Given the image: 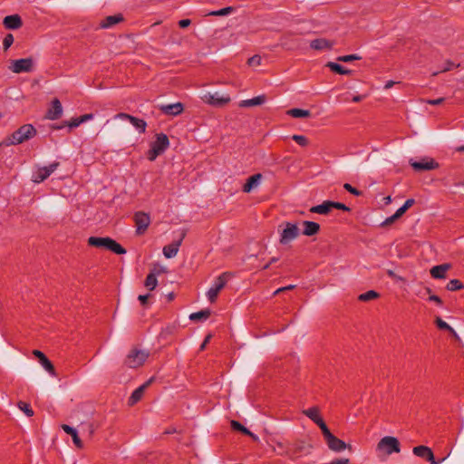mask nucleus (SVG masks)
I'll list each match as a JSON object with an SVG mask.
<instances>
[{
  "instance_id": "nucleus-1",
  "label": "nucleus",
  "mask_w": 464,
  "mask_h": 464,
  "mask_svg": "<svg viewBox=\"0 0 464 464\" xmlns=\"http://www.w3.org/2000/svg\"><path fill=\"white\" fill-rule=\"evenodd\" d=\"M88 245L91 246L110 250L117 255L126 254V249L117 241L109 237H90L88 238Z\"/></svg>"
},
{
  "instance_id": "nucleus-2",
  "label": "nucleus",
  "mask_w": 464,
  "mask_h": 464,
  "mask_svg": "<svg viewBox=\"0 0 464 464\" xmlns=\"http://www.w3.org/2000/svg\"><path fill=\"white\" fill-rule=\"evenodd\" d=\"M36 129L32 124H24L14 131L5 140V145H18L36 135Z\"/></svg>"
},
{
  "instance_id": "nucleus-3",
  "label": "nucleus",
  "mask_w": 464,
  "mask_h": 464,
  "mask_svg": "<svg viewBox=\"0 0 464 464\" xmlns=\"http://www.w3.org/2000/svg\"><path fill=\"white\" fill-rule=\"evenodd\" d=\"M149 356V351L132 348L127 354L124 364L129 368H139L144 364Z\"/></svg>"
},
{
  "instance_id": "nucleus-4",
  "label": "nucleus",
  "mask_w": 464,
  "mask_h": 464,
  "mask_svg": "<svg viewBox=\"0 0 464 464\" xmlns=\"http://www.w3.org/2000/svg\"><path fill=\"white\" fill-rule=\"evenodd\" d=\"M169 138L164 133L157 134L156 140L152 142L150 149L148 151V159L150 161L156 160V158L163 153L169 147Z\"/></svg>"
},
{
  "instance_id": "nucleus-5",
  "label": "nucleus",
  "mask_w": 464,
  "mask_h": 464,
  "mask_svg": "<svg viewBox=\"0 0 464 464\" xmlns=\"http://www.w3.org/2000/svg\"><path fill=\"white\" fill-rule=\"evenodd\" d=\"M376 450L386 455L399 453L401 451V444L397 438L392 436H385L380 440Z\"/></svg>"
},
{
  "instance_id": "nucleus-6",
  "label": "nucleus",
  "mask_w": 464,
  "mask_h": 464,
  "mask_svg": "<svg viewBox=\"0 0 464 464\" xmlns=\"http://www.w3.org/2000/svg\"><path fill=\"white\" fill-rule=\"evenodd\" d=\"M324 439L326 442L327 447L334 452L339 453L345 450L347 448L351 449L350 445H347L343 440L334 436L330 430L327 428L322 431Z\"/></svg>"
},
{
  "instance_id": "nucleus-7",
  "label": "nucleus",
  "mask_w": 464,
  "mask_h": 464,
  "mask_svg": "<svg viewBox=\"0 0 464 464\" xmlns=\"http://www.w3.org/2000/svg\"><path fill=\"white\" fill-rule=\"evenodd\" d=\"M231 276V273L224 272L216 279L212 286L207 292V297L210 303H214L217 300L219 292L225 287L228 278Z\"/></svg>"
},
{
  "instance_id": "nucleus-8",
  "label": "nucleus",
  "mask_w": 464,
  "mask_h": 464,
  "mask_svg": "<svg viewBox=\"0 0 464 464\" xmlns=\"http://www.w3.org/2000/svg\"><path fill=\"white\" fill-rule=\"evenodd\" d=\"M409 164L417 172L436 169L440 166L437 161L430 157H423L420 160L411 159Z\"/></svg>"
},
{
  "instance_id": "nucleus-9",
  "label": "nucleus",
  "mask_w": 464,
  "mask_h": 464,
  "mask_svg": "<svg viewBox=\"0 0 464 464\" xmlns=\"http://www.w3.org/2000/svg\"><path fill=\"white\" fill-rule=\"evenodd\" d=\"M60 163L55 161L51 163L49 166L38 167L32 176V181L37 184L44 181L57 169Z\"/></svg>"
},
{
  "instance_id": "nucleus-10",
  "label": "nucleus",
  "mask_w": 464,
  "mask_h": 464,
  "mask_svg": "<svg viewBox=\"0 0 464 464\" xmlns=\"http://www.w3.org/2000/svg\"><path fill=\"white\" fill-rule=\"evenodd\" d=\"M34 69V59L32 57L12 60L9 70L14 73L30 72Z\"/></svg>"
},
{
  "instance_id": "nucleus-11",
  "label": "nucleus",
  "mask_w": 464,
  "mask_h": 464,
  "mask_svg": "<svg viewBox=\"0 0 464 464\" xmlns=\"http://www.w3.org/2000/svg\"><path fill=\"white\" fill-rule=\"evenodd\" d=\"M299 236V228L296 224L286 222L285 228L280 234L279 242L282 245H286Z\"/></svg>"
},
{
  "instance_id": "nucleus-12",
  "label": "nucleus",
  "mask_w": 464,
  "mask_h": 464,
  "mask_svg": "<svg viewBox=\"0 0 464 464\" xmlns=\"http://www.w3.org/2000/svg\"><path fill=\"white\" fill-rule=\"evenodd\" d=\"M134 222L136 227V234L139 236L143 235L150 224V217L145 212L139 211L134 215Z\"/></svg>"
},
{
  "instance_id": "nucleus-13",
  "label": "nucleus",
  "mask_w": 464,
  "mask_h": 464,
  "mask_svg": "<svg viewBox=\"0 0 464 464\" xmlns=\"http://www.w3.org/2000/svg\"><path fill=\"white\" fill-rule=\"evenodd\" d=\"M305 446L303 442H297L295 444L289 445V450H285L284 452H278V455L280 456H285L289 458L290 459H298L302 453L304 452Z\"/></svg>"
},
{
  "instance_id": "nucleus-14",
  "label": "nucleus",
  "mask_w": 464,
  "mask_h": 464,
  "mask_svg": "<svg viewBox=\"0 0 464 464\" xmlns=\"http://www.w3.org/2000/svg\"><path fill=\"white\" fill-rule=\"evenodd\" d=\"M304 414L310 420H312L315 424H317L322 431L324 430V429L327 428V425L325 424L324 420L320 416V411L317 407H311L308 408L307 410H304Z\"/></svg>"
},
{
  "instance_id": "nucleus-15",
  "label": "nucleus",
  "mask_w": 464,
  "mask_h": 464,
  "mask_svg": "<svg viewBox=\"0 0 464 464\" xmlns=\"http://www.w3.org/2000/svg\"><path fill=\"white\" fill-rule=\"evenodd\" d=\"M184 237L185 233L183 232L178 240L173 241L172 243L163 247L162 251L166 258H172L178 254L179 246H181Z\"/></svg>"
},
{
  "instance_id": "nucleus-16",
  "label": "nucleus",
  "mask_w": 464,
  "mask_h": 464,
  "mask_svg": "<svg viewBox=\"0 0 464 464\" xmlns=\"http://www.w3.org/2000/svg\"><path fill=\"white\" fill-rule=\"evenodd\" d=\"M205 102L210 105L223 106L230 102V97L228 95L221 96L218 92L208 93L205 95Z\"/></svg>"
},
{
  "instance_id": "nucleus-17",
  "label": "nucleus",
  "mask_w": 464,
  "mask_h": 464,
  "mask_svg": "<svg viewBox=\"0 0 464 464\" xmlns=\"http://www.w3.org/2000/svg\"><path fill=\"white\" fill-rule=\"evenodd\" d=\"M33 354L39 359L41 365L53 376L55 375V369L52 362L45 356V354L39 351L34 350Z\"/></svg>"
},
{
  "instance_id": "nucleus-18",
  "label": "nucleus",
  "mask_w": 464,
  "mask_h": 464,
  "mask_svg": "<svg viewBox=\"0 0 464 464\" xmlns=\"http://www.w3.org/2000/svg\"><path fill=\"white\" fill-rule=\"evenodd\" d=\"M63 114V107L60 101L55 98L52 101V107L48 110L46 117L54 121L59 119Z\"/></svg>"
},
{
  "instance_id": "nucleus-19",
  "label": "nucleus",
  "mask_w": 464,
  "mask_h": 464,
  "mask_svg": "<svg viewBox=\"0 0 464 464\" xmlns=\"http://www.w3.org/2000/svg\"><path fill=\"white\" fill-rule=\"evenodd\" d=\"M3 24L6 29L15 30L23 25L22 18L18 14L7 15L4 18Z\"/></svg>"
},
{
  "instance_id": "nucleus-20",
  "label": "nucleus",
  "mask_w": 464,
  "mask_h": 464,
  "mask_svg": "<svg viewBox=\"0 0 464 464\" xmlns=\"http://www.w3.org/2000/svg\"><path fill=\"white\" fill-rule=\"evenodd\" d=\"M161 272H162L161 268L152 269L146 276V279L144 281L145 287H147L150 291L154 290L156 288V286L158 285L157 276H159Z\"/></svg>"
},
{
  "instance_id": "nucleus-21",
  "label": "nucleus",
  "mask_w": 464,
  "mask_h": 464,
  "mask_svg": "<svg viewBox=\"0 0 464 464\" xmlns=\"http://www.w3.org/2000/svg\"><path fill=\"white\" fill-rule=\"evenodd\" d=\"M151 382L152 379H150L145 383H143L142 385H140V387L133 391L128 401L129 405L136 404L142 398L144 391L151 383Z\"/></svg>"
},
{
  "instance_id": "nucleus-22",
  "label": "nucleus",
  "mask_w": 464,
  "mask_h": 464,
  "mask_svg": "<svg viewBox=\"0 0 464 464\" xmlns=\"http://www.w3.org/2000/svg\"><path fill=\"white\" fill-rule=\"evenodd\" d=\"M262 178H263V176L261 173H256V174L250 176L246 179V182L244 184V186L242 188L243 192H245V193L251 192L252 189L256 188L260 184Z\"/></svg>"
},
{
  "instance_id": "nucleus-23",
  "label": "nucleus",
  "mask_w": 464,
  "mask_h": 464,
  "mask_svg": "<svg viewBox=\"0 0 464 464\" xmlns=\"http://www.w3.org/2000/svg\"><path fill=\"white\" fill-rule=\"evenodd\" d=\"M183 110H184V107L181 102L162 105L160 107V111L163 113H165L167 115H172V116L179 115L180 113H182Z\"/></svg>"
},
{
  "instance_id": "nucleus-24",
  "label": "nucleus",
  "mask_w": 464,
  "mask_h": 464,
  "mask_svg": "<svg viewBox=\"0 0 464 464\" xmlns=\"http://www.w3.org/2000/svg\"><path fill=\"white\" fill-rule=\"evenodd\" d=\"M334 43L330 42L325 38H317L310 43V47L316 51H323L326 49H332Z\"/></svg>"
},
{
  "instance_id": "nucleus-25",
  "label": "nucleus",
  "mask_w": 464,
  "mask_h": 464,
  "mask_svg": "<svg viewBox=\"0 0 464 464\" xmlns=\"http://www.w3.org/2000/svg\"><path fill=\"white\" fill-rule=\"evenodd\" d=\"M123 21L122 14L109 15L100 23V28L107 29Z\"/></svg>"
},
{
  "instance_id": "nucleus-26",
  "label": "nucleus",
  "mask_w": 464,
  "mask_h": 464,
  "mask_svg": "<svg viewBox=\"0 0 464 464\" xmlns=\"http://www.w3.org/2000/svg\"><path fill=\"white\" fill-rule=\"evenodd\" d=\"M450 268V264H442L435 266L430 269V276L436 279H442L446 277L447 271Z\"/></svg>"
},
{
  "instance_id": "nucleus-27",
  "label": "nucleus",
  "mask_w": 464,
  "mask_h": 464,
  "mask_svg": "<svg viewBox=\"0 0 464 464\" xmlns=\"http://www.w3.org/2000/svg\"><path fill=\"white\" fill-rule=\"evenodd\" d=\"M304 230L303 234L304 236H314L316 235L320 230V225L314 221H304L303 222Z\"/></svg>"
},
{
  "instance_id": "nucleus-28",
  "label": "nucleus",
  "mask_w": 464,
  "mask_h": 464,
  "mask_svg": "<svg viewBox=\"0 0 464 464\" xmlns=\"http://www.w3.org/2000/svg\"><path fill=\"white\" fill-rule=\"evenodd\" d=\"M62 429L63 430L64 432H66L67 434L71 435V437L72 438L74 445L78 449H82L83 447L82 442L81 439L78 436L77 430L74 428H72V427H71V426H69L67 424H63L62 425Z\"/></svg>"
},
{
  "instance_id": "nucleus-29",
  "label": "nucleus",
  "mask_w": 464,
  "mask_h": 464,
  "mask_svg": "<svg viewBox=\"0 0 464 464\" xmlns=\"http://www.w3.org/2000/svg\"><path fill=\"white\" fill-rule=\"evenodd\" d=\"M332 201L326 200L320 205L314 206L310 208V212L326 215L332 210Z\"/></svg>"
},
{
  "instance_id": "nucleus-30",
  "label": "nucleus",
  "mask_w": 464,
  "mask_h": 464,
  "mask_svg": "<svg viewBox=\"0 0 464 464\" xmlns=\"http://www.w3.org/2000/svg\"><path fill=\"white\" fill-rule=\"evenodd\" d=\"M412 452L414 455H416L420 458L425 459L426 460L428 459L432 458V450L430 448H429L427 446H423V445L416 446L413 448Z\"/></svg>"
},
{
  "instance_id": "nucleus-31",
  "label": "nucleus",
  "mask_w": 464,
  "mask_h": 464,
  "mask_svg": "<svg viewBox=\"0 0 464 464\" xmlns=\"http://www.w3.org/2000/svg\"><path fill=\"white\" fill-rule=\"evenodd\" d=\"M266 102V96L265 95H259L256 97H254L252 99L244 100L240 102V107H250V106H256L261 105Z\"/></svg>"
},
{
  "instance_id": "nucleus-32",
  "label": "nucleus",
  "mask_w": 464,
  "mask_h": 464,
  "mask_svg": "<svg viewBox=\"0 0 464 464\" xmlns=\"http://www.w3.org/2000/svg\"><path fill=\"white\" fill-rule=\"evenodd\" d=\"M326 67H328L334 72L341 75H347L351 73V70L346 69L345 67L337 63L329 62L327 63Z\"/></svg>"
},
{
  "instance_id": "nucleus-33",
  "label": "nucleus",
  "mask_w": 464,
  "mask_h": 464,
  "mask_svg": "<svg viewBox=\"0 0 464 464\" xmlns=\"http://www.w3.org/2000/svg\"><path fill=\"white\" fill-rule=\"evenodd\" d=\"M130 122L139 130L140 133H145L147 123L144 120L132 116V118H130Z\"/></svg>"
},
{
  "instance_id": "nucleus-34",
  "label": "nucleus",
  "mask_w": 464,
  "mask_h": 464,
  "mask_svg": "<svg viewBox=\"0 0 464 464\" xmlns=\"http://www.w3.org/2000/svg\"><path fill=\"white\" fill-rule=\"evenodd\" d=\"M209 316H210V310L205 309V310H201V311L191 314L189 315V319L191 321L207 320Z\"/></svg>"
},
{
  "instance_id": "nucleus-35",
  "label": "nucleus",
  "mask_w": 464,
  "mask_h": 464,
  "mask_svg": "<svg viewBox=\"0 0 464 464\" xmlns=\"http://www.w3.org/2000/svg\"><path fill=\"white\" fill-rule=\"evenodd\" d=\"M287 114L294 117V118H305L309 117L311 112L308 110H303V109H291L287 111Z\"/></svg>"
},
{
  "instance_id": "nucleus-36",
  "label": "nucleus",
  "mask_w": 464,
  "mask_h": 464,
  "mask_svg": "<svg viewBox=\"0 0 464 464\" xmlns=\"http://www.w3.org/2000/svg\"><path fill=\"white\" fill-rule=\"evenodd\" d=\"M379 297V294L374 290H369L358 296V300L361 302H368Z\"/></svg>"
},
{
  "instance_id": "nucleus-37",
  "label": "nucleus",
  "mask_w": 464,
  "mask_h": 464,
  "mask_svg": "<svg viewBox=\"0 0 464 464\" xmlns=\"http://www.w3.org/2000/svg\"><path fill=\"white\" fill-rule=\"evenodd\" d=\"M435 323L439 329L447 330L450 334H452L454 336H457L455 330L449 324H447L445 321H443L440 317H437Z\"/></svg>"
},
{
  "instance_id": "nucleus-38",
  "label": "nucleus",
  "mask_w": 464,
  "mask_h": 464,
  "mask_svg": "<svg viewBox=\"0 0 464 464\" xmlns=\"http://www.w3.org/2000/svg\"><path fill=\"white\" fill-rule=\"evenodd\" d=\"M447 290L449 291H457L464 288V285L459 279H451L447 286Z\"/></svg>"
},
{
  "instance_id": "nucleus-39",
  "label": "nucleus",
  "mask_w": 464,
  "mask_h": 464,
  "mask_svg": "<svg viewBox=\"0 0 464 464\" xmlns=\"http://www.w3.org/2000/svg\"><path fill=\"white\" fill-rule=\"evenodd\" d=\"M231 428L235 430L241 431L244 434L252 435V432L237 420H231Z\"/></svg>"
},
{
  "instance_id": "nucleus-40",
  "label": "nucleus",
  "mask_w": 464,
  "mask_h": 464,
  "mask_svg": "<svg viewBox=\"0 0 464 464\" xmlns=\"http://www.w3.org/2000/svg\"><path fill=\"white\" fill-rule=\"evenodd\" d=\"M18 408L24 412L27 417H32L34 415V411L32 410L30 404L24 401H19L17 403Z\"/></svg>"
},
{
  "instance_id": "nucleus-41",
  "label": "nucleus",
  "mask_w": 464,
  "mask_h": 464,
  "mask_svg": "<svg viewBox=\"0 0 464 464\" xmlns=\"http://www.w3.org/2000/svg\"><path fill=\"white\" fill-rule=\"evenodd\" d=\"M232 11H233V7L227 6V7L217 10V11H212L208 14V15L224 16V15L229 14L230 13H232Z\"/></svg>"
},
{
  "instance_id": "nucleus-42",
  "label": "nucleus",
  "mask_w": 464,
  "mask_h": 464,
  "mask_svg": "<svg viewBox=\"0 0 464 464\" xmlns=\"http://www.w3.org/2000/svg\"><path fill=\"white\" fill-rule=\"evenodd\" d=\"M292 139L300 146L302 147H305L307 146L308 144V140L305 136L304 135H297V134H295L293 135Z\"/></svg>"
},
{
  "instance_id": "nucleus-43",
  "label": "nucleus",
  "mask_w": 464,
  "mask_h": 464,
  "mask_svg": "<svg viewBox=\"0 0 464 464\" xmlns=\"http://www.w3.org/2000/svg\"><path fill=\"white\" fill-rule=\"evenodd\" d=\"M360 59H361V57L358 56L357 54H348V55L339 56L337 58V61L343 62V63H349V62L357 61Z\"/></svg>"
},
{
  "instance_id": "nucleus-44",
  "label": "nucleus",
  "mask_w": 464,
  "mask_h": 464,
  "mask_svg": "<svg viewBox=\"0 0 464 464\" xmlns=\"http://www.w3.org/2000/svg\"><path fill=\"white\" fill-rule=\"evenodd\" d=\"M14 43V36L12 34H7L3 40L4 50L6 51Z\"/></svg>"
},
{
  "instance_id": "nucleus-45",
  "label": "nucleus",
  "mask_w": 464,
  "mask_h": 464,
  "mask_svg": "<svg viewBox=\"0 0 464 464\" xmlns=\"http://www.w3.org/2000/svg\"><path fill=\"white\" fill-rule=\"evenodd\" d=\"M275 445H276L275 451H276L277 453L284 452L285 450H289L290 444H286L285 442L276 440V441H275Z\"/></svg>"
},
{
  "instance_id": "nucleus-46",
  "label": "nucleus",
  "mask_w": 464,
  "mask_h": 464,
  "mask_svg": "<svg viewBox=\"0 0 464 464\" xmlns=\"http://www.w3.org/2000/svg\"><path fill=\"white\" fill-rule=\"evenodd\" d=\"M343 188L345 190H347L348 192L352 193L353 195L354 196H361L362 194V192L359 189H357L356 188L353 187L351 184L349 183H345L343 185Z\"/></svg>"
},
{
  "instance_id": "nucleus-47",
  "label": "nucleus",
  "mask_w": 464,
  "mask_h": 464,
  "mask_svg": "<svg viewBox=\"0 0 464 464\" xmlns=\"http://www.w3.org/2000/svg\"><path fill=\"white\" fill-rule=\"evenodd\" d=\"M247 64L249 66H258L261 64V57L257 54L253 55L247 60Z\"/></svg>"
},
{
  "instance_id": "nucleus-48",
  "label": "nucleus",
  "mask_w": 464,
  "mask_h": 464,
  "mask_svg": "<svg viewBox=\"0 0 464 464\" xmlns=\"http://www.w3.org/2000/svg\"><path fill=\"white\" fill-rule=\"evenodd\" d=\"M332 208H336V209H341L343 211H350L349 207H347L345 204L340 203V202L332 201Z\"/></svg>"
},
{
  "instance_id": "nucleus-49",
  "label": "nucleus",
  "mask_w": 464,
  "mask_h": 464,
  "mask_svg": "<svg viewBox=\"0 0 464 464\" xmlns=\"http://www.w3.org/2000/svg\"><path fill=\"white\" fill-rule=\"evenodd\" d=\"M399 218L393 214L391 217L387 218L382 224V227H386L392 225L395 220H397Z\"/></svg>"
},
{
  "instance_id": "nucleus-50",
  "label": "nucleus",
  "mask_w": 464,
  "mask_h": 464,
  "mask_svg": "<svg viewBox=\"0 0 464 464\" xmlns=\"http://www.w3.org/2000/svg\"><path fill=\"white\" fill-rule=\"evenodd\" d=\"M65 124L68 125L69 128H76L80 124H82V121H80V118L77 117V118H72L70 121L65 122Z\"/></svg>"
},
{
  "instance_id": "nucleus-51",
  "label": "nucleus",
  "mask_w": 464,
  "mask_h": 464,
  "mask_svg": "<svg viewBox=\"0 0 464 464\" xmlns=\"http://www.w3.org/2000/svg\"><path fill=\"white\" fill-rule=\"evenodd\" d=\"M444 102V98H438L434 100H425L424 102L430 105H440Z\"/></svg>"
},
{
  "instance_id": "nucleus-52",
  "label": "nucleus",
  "mask_w": 464,
  "mask_h": 464,
  "mask_svg": "<svg viewBox=\"0 0 464 464\" xmlns=\"http://www.w3.org/2000/svg\"><path fill=\"white\" fill-rule=\"evenodd\" d=\"M130 118H132V115H130L125 112H120L114 116V119L128 120L129 121H130Z\"/></svg>"
},
{
  "instance_id": "nucleus-53",
  "label": "nucleus",
  "mask_w": 464,
  "mask_h": 464,
  "mask_svg": "<svg viewBox=\"0 0 464 464\" xmlns=\"http://www.w3.org/2000/svg\"><path fill=\"white\" fill-rule=\"evenodd\" d=\"M429 300L431 301V302L436 303L438 305H441L442 304V301H441L440 297L436 295H430L429 296Z\"/></svg>"
},
{
  "instance_id": "nucleus-54",
  "label": "nucleus",
  "mask_w": 464,
  "mask_h": 464,
  "mask_svg": "<svg viewBox=\"0 0 464 464\" xmlns=\"http://www.w3.org/2000/svg\"><path fill=\"white\" fill-rule=\"evenodd\" d=\"M150 295H140L138 296V300L140 302L142 305H145L148 302V299L150 298Z\"/></svg>"
},
{
  "instance_id": "nucleus-55",
  "label": "nucleus",
  "mask_w": 464,
  "mask_h": 464,
  "mask_svg": "<svg viewBox=\"0 0 464 464\" xmlns=\"http://www.w3.org/2000/svg\"><path fill=\"white\" fill-rule=\"evenodd\" d=\"M295 287V285H287V286L278 288L277 290H276V291L274 292V295H278V294H279V293H281V292H284V291H286V290H292V289H294Z\"/></svg>"
},
{
  "instance_id": "nucleus-56",
  "label": "nucleus",
  "mask_w": 464,
  "mask_h": 464,
  "mask_svg": "<svg viewBox=\"0 0 464 464\" xmlns=\"http://www.w3.org/2000/svg\"><path fill=\"white\" fill-rule=\"evenodd\" d=\"M190 24H191V20H189V19H182V20L179 21V26L180 28H186V27L189 26Z\"/></svg>"
},
{
  "instance_id": "nucleus-57",
  "label": "nucleus",
  "mask_w": 464,
  "mask_h": 464,
  "mask_svg": "<svg viewBox=\"0 0 464 464\" xmlns=\"http://www.w3.org/2000/svg\"><path fill=\"white\" fill-rule=\"evenodd\" d=\"M79 118H80V121H82V123H83V122H86V121L93 119V114L87 113V114H83V115L80 116Z\"/></svg>"
},
{
  "instance_id": "nucleus-58",
  "label": "nucleus",
  "mask_w": 464,
  "mask_h": 464,
  "mask_svg": "<svg viewBox=\"0 0 464 464\" xmlns=\"http://www.w3.org/2000/svg\"><path fill=\"white\" fill-rule=\"evenodd\" d=\"M452 66H453V63H451V62L448 61V62H447V66H446V67H444L443 69H441V70L440 71V72H448V71H450V70L451 69V67H452ZM438 73H439V72H433V73H432V75H434V76H435V75H437Z\"/></svg>"
},
{
  "instance_id": "nucleus-59",
  "label": "nucleus",
  "mask_w": 464,
  "mask_h": 464,
  "mask_svg": "<svg viewBox=\"0 0 464 464\" xmlns=\"http://www.w3.org/2000/svg\"><path fill=\"white\" fill-rule=\"evenodd\" d=\"M415 203V200L413 198H408L405 203L402 205V207L408 210L411 207H412Z\"/></svg>"
},
{
  "instance_id": "nucleus-60",
  "label": "nucleus",
  "mask_w": 464,
  "mask_h": 464,
  "mask_svg": "<svg viewBox=\"0 0 464 464\" xmlns=\"http://www.w3.org/2000/svg\"><path fill=\"white\" fill-rule=\"evenodd\" d=\"M406 211L407 210L401 206L396 210L394 214L400 218Z\"/></svg>"
},
{
  "instance_id": "nucleus-61",
  "label": "nucleus",
  "mask_w": 464,
  "mask_h": 464,
  "mask_svg": "<svg viewBox=\"0 0 464 464\" xmlns=\"http://www.w3.org/2000/svg\"><path fill=\"white\" fill-rule=\"evenodd\" d=\"M427 460L430 461V464H440V462L445 460V458H443L440 460L437 461V460H435L434 454L432 453V458L431 459H428Z\"/></svg>"
},
{
  "instance_id": "nucleus-62",
  "label": "nucleus",
  "mask_w": 464,
  "mask_h": 464,
  "mask_svg": "<svg viewBox=\"0 0 464 464\" xmlns=\"http://www.w3.org/2000/svg\"><path fill=\"white\" fill-rule=\"evenodd\" d=\"M387 275L392 277V278H396V279H399V280H401L402 278L400 277V276H397V275L392 271V270H388L387 271Z\"/></svg>"
},
{
  "instance_id": "nucleus-63",
  "label": "nucleus",
  "mask_w": 464,
  "mask_h": 464,
  "mask_svg": "<svg viewBox=\"0 0 464 464\" xmlns=\"http://www.w3.org/2000/svg\"><path fill=\"white\" fill-rule=\"evenodd\" d=\"M396 82H393V81H388L386 82L385 85H384V89L388 90L392 87H393V85L395 84Z\"/></svg>"
},
{
  "instance_id": "nucleus-64",
  "label": "nucleus",
  "mask_w": 464,
  "mask_h": 464,
  "mask_svg": "<svg viewBox=\"0 0 464 464\" xmlns=\"http://www.w3.org/2000/svg\"><path fill=\"white\" fill-rule=\"evenodd\" d=\"M362 99H363V96H362V95H355V96H353V97L352 101H353V102H361Z\"/></svg>"
}]
</instances>
